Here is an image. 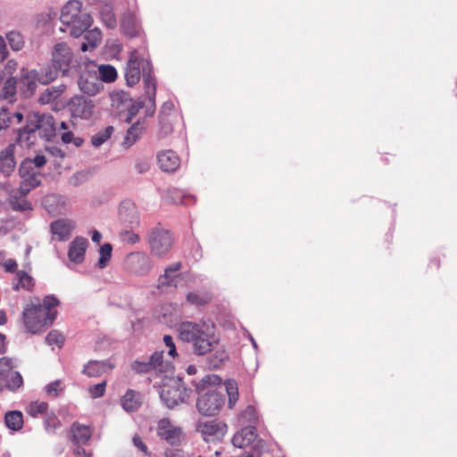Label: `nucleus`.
Listing matches in <instances>:
<instances>
[{
    "label": "nucleus",
    "instance_id": "7c9ffc66",
    "mask_svg": "<svg viewBox=\"0 0 457 457\" xmlns=\"http://www.w3.org/2000/svg\"><path fill=\"white\" fill-rule=\"evenodd\" d=\"M60 72H62L61 69L54 65L53 62L50 65L42 67L39 70H35V74L38 82L43 85H47L54 81Z\"/></svg>",
    "mask_w": 457,
    "mask_h": 457
},
{
    "label": "nucleus",
    "instance_id": "9b49d317",
    "mask_svg": "<svg viewBox=\"0 0 457 457\" xmlns=\"http://www.w3.org/2000/svg\"><path fill=\"white\" fill-rule=\"evenodd\" d=\"M226 425L216 421H198L195 429L206 442H214L223 437L226 433Z\"/></svg>",
    "mask_w": 457,
    "mask_h": 457
},
{
    "label": "nucleus",
    "instance_id": "c03bdc74",
    "mask_svg": "<svg viewBox=\"0 0 457 457\" xmlns=\"http://www.w3.org/2000/svg\"><path fill=\"white\" fill-rule=\"evenodd\" d=\"M11 208L16 212H25L31 210V204L25 199V196H21V194L11 195L9 199Z\"/></svg>",
    "mask_w": 457,
    "mask_h": 457
},
{
    "label": "nucleus",
    "instance_id": "20e7f679",
    "mask_svg": "<svg viewBox=\"0 0 457 457\" xmlns=\"http://www.w3.org/2000/svg\"><path fill=\"white\" fill-rule=\"evenodd\" d=\"M60 21L62 24L60 30L69 31L73 37L82 36L93 22L90 14L82 10V3L78 0H71L62 8Z\"/></svg>",
    "mask_w": 457,
    "mask_h": 457
},
{
    "label": "nucleus",
    "instance_id": "9d476101",
    "mask_svg": "<svg viewBox=\"0 0 457 457\" xmlns=\"http://www.w3.org/2000/svg\"><path fill=\"white\" fill-rule=\"evenodd\" d=\"M73 54L71 47L64 42L57 43L52 50L51 62L65 75L71 67Z\"/></svg>",
    "mask_w": 457,
    "mask_h": 457
},
{
    "label": "nucleus",
    "instance_id": "412c9836",
    "mask_svg": "<svg viewBox=\"0 0 457 457\" xmlns=\"http://www.w3.org/2000/svg\"><path fill=\"white\" fill-rule=\"evenodd\" d=\"M87 245L88 241L87 238L77 237L70 244L68 252L69 259L75 263H81L84 261Z\"/></svg>",
    "mask_w": 457,
    "mask_h": 457
},
{
    "label": "nucleus",
    "instance_id": "4d7b16f0",
    "mask_svg": "<svg viewBox=\"0 0 457 457\" xmlns=\"http://www.w3.org/2000/svg\"><path fill=\"white\" fill-rule=\"evenodd\" d=\"M13 365L12 361L9 358L3 357L0 359V380L8 377L12 373Z\"/></svg>",
    "mask_w": 457,
    "mask_h": 457
},
{
    "label": "nucleus",
    "instance_id": "39448f33",
    "mask_svg": "<svg viewBox=\"0 0 457 457\" xmlns=\"http://www.w3.org/2000/svg\"><path fill=\"white\" fill-rule=\"evenodd\" d=\"M219 343L220 337L215 334L214 324L203 322L201 334L198 336L194 353L204 355L214 351V353L208 360V367L211 370L219 369L228 359L223 349H217Z\"/></svg>",
    "mask_w": 457,
    "mask_h": 457
},
{
    "label": "nucleus",
    "instance_id": "338daca9",
    "mask_svg": "<svg viewBox=\"0 0 457 457\" xmlns=\"http://www.w3.org/2000/svg\"><path fill=\"white\" fill-rule=\"evenodd\" d=\"M60 385H61L60 380H55L54 382H51L46 386V392L49 395L57 396L58 393L62 390Z\"/></svg>",
    "mask_w": 457,
    "mask_h": 457
},
{
    "label": "nucleus",
    "instance_id": "5701e85b",
    "mask_svg": "<svg viewBox=\"0 0 457 457\" xmlns=\"http://www.w3.org/2000/svg\"><path fill=\"white\" fill-rule=\"evenodd\" d=\"M24 119L22 112L3 106L0 109V130L20 124Z\"/></svg>",
    "mask_w": 457,
    "mask_h": 457
},
{
    "label": "nucleus",
    "instance_id": "c85d7f7f",
    "mask_svg": "<svg viewBox=\"0 0 457 457\" xmlns=\"http://www.w3.org/2000/svg\"><path fill=\"white\" fill-rule=\"evenodd\" d=\"M71 434L73 445H86L91 437L90 428L77 422L72 424Z\"/></svg>",
    "mask_w": 457,
    "mask_h": 457
},
{
    "label": "nucleus",
    "instance_id": "423d86ee",
    "mask_svg": "<svg viewBox=\"0 0 457 457\" xmlns=\"http://www.w3.org/2000/svg\"><path fill=\"white\" fill-rule=\"evenodd\" d=\"M146 239L151 254L157 258H162L168 254L174 242L171 232L160 222L147 229Z\"/></svg>",
    "mask_w": 457,
    "mask_h": 457
},
{
    "label": "nucleus",
    "instance_id": "a18cd8bd",
    "mask_svg": "<svg viewBox=\"0 0 457 457\" xmlns=\"http://www.w3.org/2000/svg\"><path fill=\"white\" fill-rule=\"evenodd\" d=\"M178 277V274H171L164 270V273L158 278V289H162L168 287H177Z\"/></svg>",
    "mask_w": 457,
    "mask_h": 457
},
{
    "label": "nucleus",
    "instance_id": "052dcab7",
    "mask_svg": "<svg viewBox=\"0 0 457 457\" xmlns=\"http://www.w3.org/2000/svg\"><path fill=\"white\" fill-rule=\"evenodd\" d=\"M47 403H33L28 408V412L32 417H37L38 414H42L46 412L47 411Z\"/></svg>",
    "mask_w": 457,
    "mask_h": 457
},
{
    "label": "nucleus",
    "instance_id": "f257e3e1",
    "mask_svg": "<svg viewBox=\"0 0 457 457\" xmlns=\"http://www.w3.org/2000/svg\"><path fill=\"white\" fill-rule=\"evenodd\" d=\"M143 78L145 96L148 97L150 105H146V114L154 115L155 112L156 79L153 75V64L145 58H141L137 49L130 54L125 69V79L129 87L137 84Z\"/></svg>",
    "mask_w": 457,
    "mask_h": 457
},
{
    "label": "nucleus",
    "instance_id": "f3484780",
    "mask_svg": "<svg viewBox=\"0 0 457 457\" xmlns=\"http://www.w3.org/2000/svg\"><path fill=\"white\" fill-rule=\"evenodd\" d=\"M120 27L123 33L129 37H139L142 32L141 21L133 11H126L120 19Z\"/></svg>",
    "mask_w": 457,
    "mask_h": 457
},
{
    "label": "nucleus",
    "instance_id": "58836bf2",
    "mask_svg": "<svg viewBox=\"0 0 457 457\" xmlns=\"http://www.w3.org/2000/svg\"><path fill=\"white\" fill-rule=\"evenodd\" d=\"M4 422L8 428L18 431L22 428L23 416L20 411H10L5 413Z\"/></svg>",
    "mask_w": 457,
    "mask_h": 457
},
{
    "label": "nucleus",
    "instance_id": "aec40b11",
    "mask_svg": "<svg viewBox=\"0 0 457 457\" xmlns=\"http://www.w3.org/2000/svg\"><path fill=\"white\" fill-rule=\"evenodd\" d=\"M257 439L256 428L253 425L243 428L232 438V444L237 448H244L254 443Z\"/></svg>",
    "mask_w": 457,
    "mask_h": 457
},
{
    "label": "nucleus",
    "instance_id": "0e129e2a",
    "mask_svg": "<svg viewBox=\"0 0 457 457\" xmlns=\"http://www.w3.org/2000/svg\"><path fill=\"white\" fill-rule=\"evenodd\" d=\"M187 300L196 305H204L209 302V298L207 296H201L195 293H188L187 295Z\"/></svg>",
    "mask_w": 457,
    "mask_h": 457
},
{
    "label": "nucleus",
    "instance_id": "6ab92c4d",
    "mask_svg": "<svg viewBox=\"0 0 457 457\" xmlns=\"http://www.w3.org/2000/svg\"><path fill=\"white\" fill-rule=\"evenodd\" d=\"M43 204L49 213L61 215L66 211L67 198L61 195L50 194L44 198Z\"/></svg>",
    "mask_w": 457,
    "mask_h": 457
},
{
    "label": "nucleus",
    "instance_id": "6e6552de",
    "mask_svg": "<svg viewBox=\"0 0 457 457\" xmlns=\"http://www.w3.org/2000/svg\"><path fill=\"white\" fill-rule=\"evenodd\" d=\"M125 269L137 276H146L153 267L151 258L145 253L134 252L126 256Z\"/></svg>",
    "mask_w": 457,
    "mask_h": 457
},
{
    "label": "nucleus",
    "instance_id": "4c0bfd02",
    "mask_svg": "<svg viewBox=\"0 0 457 457\" xmlns=\"http://www.w3.org/2000/svg\"><path fill=\"white\" fill-rule=\"evenodd\" d=\"M143 129L144 127L140 121H137L132 124V126L127 130L122 145L125 148H129L133 145L138 140Z\"/></svg>",
    "mask_w": 457,
    "mask_h": 457
},
{
    "label": "nucleus",
    "instance_id": "f03ea898",
    "mask_svg": "<svg viewBox=\"0 0 457 457\" xmlns=\"http://www.w3.org/2000/svg\"><path fill=\"white\" fill-rule=\"evenodd\" d=\"M60 301L54 295H46L43 303L37 299L36 303L28 305L22 312V317L25 327L32 333H39L46 328L53 324L56 319L57 311L54 310L58 306Z\"/></svg>",
    "mask_w": 457,
    "mask_h": 457
},
{
    "label": "nucleus",
    "instance_id": "72a5a7b5",
    "mask_svg": "<svg viewBox=\"0 0 457 457\" xmlns=\"http://www.w3.org/2000/svg\"><path fill=\"white\" fill-rule=\"evenodd\" d=\"M152 370L156 373H166L172 369L170 361L163 360V352H154L149 358Z\"/></svg>",
    "mask_w": 457,
    "mask_h": 457
},
{
    "label": "nucleus",
    "instance_id": "2eb2a0df",
    "mask_svg": "<svg viewBox=\"0 0 457 457\" xmlns=\"http://www.w3.org/2000/svg\"><path fill=\"white\" fill-rule=\"evenodd\" d=\"M146 97V102L144 101H137L135 103H131V100L129 98V95L124 92L117 93L116 95L112 96V105L115 104L116 102H120L125 108L128 109V117L126 118V122H131L134 116L137 114L140 109L145 108L146 110V105H150L148 97ZM146 116H148L145 113Z\"/></svg>",
    "mask_w": 457,
    "mask_h": 457
},
{
    "label": "nucleus",
    "instance_id": "680f3d73",
    "mask_svg": "<svg viewBox=\"0 0 457 457\" xmlns=\"http://www.w3.org/2000/svg\"><path fill=\"white\" fill-rule=\"evenodd\" d=\"M63 341H64L63 336L56 330L50 331L46 337V342L49 345H56L58 346H61L62 345Z\"/></svg>",
    "mask_w": 457,
    "mask_h": 457
},
{
    "label": "nucleus",
    "instance_id": "5fc2aeb1",
    "mask_svg": "<svg viewBox=\"0 0 457 457\" xmlns=\"http://www.w3.org/2000/svg\"><path fill=\"white\" fill-rule=\"evenodd\" d=\"M105 4V7L101 12L103 21L108 28L113 29L117 23L115 15L112 12V9L108 6V4Z\"/></svg>",
    "mask_w": 457,
    "mask_h": 457
},
{
    "label": "nucleus",
    "instance_id": "f704fd0d",
    "mask_svg": "<svg viewBox=\"0 0 457 457\" xmlns=\"http://www.w3.org/2000/svg\"><path fill=\"white\" fill-rule=\"evenodd\" d=\"M72 229V225L65 220H57L51 224L52 233L58 237L59 240H66Z\"/></svg>",
    "mask_w": 457,
    "mask_h": 457
},
{
    "label": "nucleus",
    "instance_id": "4468645a",
    "mask_svg": "<svg viewBox=\"0 0 457 457\" xmlns=\"http://www.w3.org/2000/svg\"><path fill=\"white\" fill-rule=\"evenodd\" d=\"M72 117L89 119L93 113L94 104L92 100L83 96H75L68 104Z\"/></svg>",
    "mask_w": 457,
    "mask_h": 457
},
{
    "label": "nucleus",
    "instance_id": "603ef678",
    "mask_svg": "<svg viewBox=\"0 0 457 457\" xmlns=\"http://www.w3.org/2000/svg\"><path fill=\"white\" fill-rule=\"evenodd\" d=\"M131 370L135 371L136 373L143 374V373H148L152 370L149 359L146 358L145 360H136L131 363Z\"/></svg>",
    "mask_w": 457,
    "mask_h": 457
},
{
    "label": "nucleus",
    "instance_id": "473e14b6",
    "mask_svg": "<svg viewBox=\"0 0 457 457\" xmlns=\"http://www.w3.org/2000/svg\"><path fill=\"white\" fill-rule=\"evenodd\" d=\"M37 132L40 137L46 140H49L52 137L54 136V120L51 115L40 114V122Z\"/></svg>",
    "mask_w": 457,
    "mask_h": 457
},
{
    "label": "nucleus",
    "instance_id": "f8f14e48",
    "mask_svg": "<svg viewBox=\"0 0 457 457\" xmlns=\"http://www.w3.org/2000/svg\"><path fill=\"white\" fill-rule=\"evenodd\" d=\"M119 220L124 228L134 229L139 227V212L134 203L123 201L119 208Z\"/></svg>",
    "mask_w": 457,
    "mask_h": 457
},
{
    "label": "nucleus",
    "instance_id": "4be33fe9",
    "mask_svg": "<svg viewBox=\"0 0 457 457\" xmlns=\"http://www.w3.org/2000/svg\"><path fill=\"white\" fill-rule=\"evenodd\" d=\"M15 166L14 149L13 145H10L0 152V172L4 177H9L13 172Z\"/></svg>",
    "mask_w": 457,
    "mask_h": 457
},
{
    "label": "nucleus",
    "instance_id": "a878e982",
    "mask_svg": "<svg viewBox=\"0 0 457 457\" xmlns=\"http://www.w3.org/2000/svg\"><path fill=\"white\" fill-rule=\"evenodd\" d=\"M157 160L161 170L166 172L175 171L179 166V159L171 150L159 154Z\"/></svg>",
    "mask_w": 457,
    "mask_h": 457
},
{
    "label": "nucleus",
    "instance_id": "c756f323",
    "mask_svg": "<svg viewBox=\"0 0 457 457\" xmlns=\"http://www.w3.org/2000/svg\"><path fill=\"white\" fill-rule=\"evenodd\" d=\"M120 403L126 411H136L142 404L141 395L138 392L129 389L122 396Z\"/></svg>",
    "mask_w": 457,
    "mask_h": 457
},
{
    "label": "nucleus",
    "instance_id": "de8ad7c7",
    "mask_svg": "<svg viewBox=\"0 0 457 457\" xmlns=\"http://www.w3.org/2000/svg\"><path fill=\"white\" fill-rule=\"evenodd\" d=\"M112 246L109 243L104 244L99 250L100 257L97 262V266L100 269H104L112 257Z\"/></svg>",
    "mask_w": 457,
    "mask_h": 457
},
{
    "label": "nucleus",
    "instance_id": "b1692460",
    "mask_svg": "<svg viewBox=\"0 0 457 457\" xmlns=\"http://www.w3.org/2000/svg\"><path fill=\"white\" fill-rule=\"evenodd\" d=\"M38 82L35 70L24 73L20 79V91L24 98L31 97L37 90Z\"/></svg>",
    "mask_w": 457,
    "mask_h": 457
},
{
    "label": "nucleus",
    "instance_id": "49530a36",
    "mask_svg": "<svg viewBox=\"0 0 457 457\" xmlns=\"http://www.w3.org/2000/svg\"><path fill=\"white\" fill-rule=\"evenodd\" d=\"M112 126H107L104 130L97 132L91 138V143L95 147H99L102 145L108 138H110L111 135L113 132Z\"/></svg>",
    "mask_w": 457,
    "mask_h": 457
},
{
    "label": "nucleus",
    "instance_id": "1a4fd4ad",
    "mask_svg": "<svg viewBox=\"0 0 457 457\" xmlns=\"http://www.w3.org/2000/svg\"><path fill=\"white\" fill-rule=\"evenodd\" d=\"M40 113L30 112L26 117V125L18 130L17 141L26 147L34 144L35 133L38 131Z\"/></svg>",
    "mask_w": 457,
    "mask_h": 457
},
{
    "label": "nucleus",
    "instance_id": "0eeeda50",
    "mask_svg": "<svg viewBox=\"0 0 457 457\" xmlns=\"http://www.w3.org/2000/svg\"><path fill=\"white\" fill-rule=\"evenodd\" d=\"M159 395L162 401L170 409L184 403L189 397L184 382L179 378H170L163 383L160 387Z\"/></svg>",
    "mask_w": 457,
    "mask_h": 457
},
{
    "label": "nucleus",
    "instance_id": "37998d69",
    "mask_svg": "<svg viewBox=\"0 0 457 457\" xmlns=\"http://www.w3.org/2000/svg\"><path fill=\"white\" fill-rule=\"evenodd\" d=\"M97 76L101 82L111 83L117 79V71L110 64H102L98 67Z\"/></svg>",
    "mask_w": 457,
    "mask_h": 457
},
{
    "label": "nucleus",
    "instance_id": "e433bc0d",
    "mask_svg": "<svg viewBox=\"0 0 457 457\" xmlns=\"http://www.w3.org/2000/svg\"><path fill=\"white\" fill-rule=\"evenodd\" d=\"M16 87L17 79L14 77L8 78L0 90V99L12 103L15 100Z\"/></svg>",
    "mask_w": 457,
    "mask_h": 457
},
{
    "label": "nucleus",
    "instance_id": "3c124183",
    "mask_svg": "<svg viewBox=\"0 0 457 457\" xmlns=\"http://www.w3.org/2000/svg\"><path fill=\"white\" fill-rule=\"evenodd\" d=\"M37 173H39V171L34 167L32 162H30V158L23 160L20 164L19 175L21 178Z\"/></svg>",
    "mask_w": 457,
    "mask_h": 457
},
{
    "label": "nucleus",
    "instance_id": "a19ab883",
    "mask_svg": "<svg viewBox=\"0 0 457 457\" xmlns=\"http://www.w3.org/2000/svg\"><path fill=\"white\" fill-rule=\"evenodd\" d=\"M5 37L12 50L15 52L21 51L25 46L24 37L18 30L8 31Z\"/></svg>",
    "mask_w": 457,
    "mask_h": 457
},
{
    "label": "nucleus",
    "instance_id": "cd10ccee",
    "mask_svg": "<svg viewBox=\"0 0 457 457\" xmlns=\"http://www.w3.org/2000/svg\"><path fill=\"white\" fill-rule=\"evenodd\" d=\"M113 368L107 361H89L84 365L82 373L87 377L94 378L101 376L103 373Z\"/></svg>",
    "mask_w": 457,
    "mask_h": 457
},
{
    "label": "nucleus",
    "instance_id": "2f4dec72",
    "mask_svg": "<svg viewBox=\"0 0 457 457\" xmlns=\"http://www.w3.org/2000/svg\"><path fill=\"white\" fill-rule=\"evenodd\" d=\"M102 33L100 29L95 28L91 30H87L84 36V41L80 45L82 52L92 51L101 42Z\"/></svg>",
    "mask_w": 457,
    "mask_h": 457
},
{
    "label": "nucleus",
    "instance_id": "dca6fc26",
    "mask_svg": "<svg viewBox=\"0 0 457 457\" xmlns=\"http://www.w3.org/2000/svg\"><path fill=\"white\" fill-rule=\"evenodd\" d=\"M203 322L195 323L191 321H184L179 325L178 333L179 339L190 343L192 351L195 352V345L198 341V336L201 334Z\"/></svg>",
    "mask_w": 457,
    "mask_h": 457
},
{
    "label": "nucleus",
    "instance_id": "ea45409f",
    "mask_svg": "<svg viewBox=\"0 0 457 457\" xmlns=\"http://www.w3.org/2000/svg\"><path fill=\"white\" fill-rule=\"evenodd\" d=\"M16 278L18 282L14 284L13 289L18 291L20 288H23L27 291H31L35 281L34 278L28 274L25 270H18L16 272Z\"/></svg>",
    "mask_w": 457,
    "mask_h": 457
},
{
    "label": "nucleus",
    "instance_id": "8fccbe9b",
    "mask_svg": "<svg viewBox=\"0 0 457 457\" xmlns=\"http://www.w3.org/2000/svg\"><path fill=\"white\" fill-rule=\"evenodd\" d=\"M173 131V125L170 118L159 117L158 137L162 138Z\"/></svg>",
    "mask_w": 457,
    "mask_h": 457
},
{
    "label": "nucleus",
    "instance_id": "e2e57ef3",
    "mask_svg": "<svg viewBox=\"0 0 457 457\" xmlns=\"http://www.w3.org/2000/svg\"><path fill=\"white\" fill-rule=\"evenodd\" d=\"M106 382L103 381L99 384L94 385L89 387V393L93 398H98L104 395Z\"/></svg>",
    "mask_w": 457,
    "mask_h": 457
},
{
    "label": "nucleus",
    "instance_id": "c9c22d12",
    "mask_svg": "<svg viewBox=\"0 0 457 457\" xmlns=\"http://www.w3.org/2000/svg\"><path fill=\"white\" fill-rule=\"evenodd\" d=\"M21 179L20 187L18 188V193L21 194V196H26L30 190L41 184L40 172L29 175L28 177H22Z\"/></svg>",
    "mask_w": 457,
    "mask_h": 457
},
{
    "label": "nucleus",
    "instance_id": "6e6d98bb",
    "mask_svg": "<svg viewBox=\"0 0 457 457\" xmlns=\"http://www.w3.org/2000/svg\"><path fill=\"white\" fill-rule=\"evenodd\" d=\"M89 175V171L87 170L78 171L70 178L69 183L73 187H79L88 180Z\"/></svg>",
    "mask_w": 457,
    "mask_h": 457
},
{
    "label": "nucleus",
    "instance_id": "bf43d9fd",
    "mask_svg": "<svg viewBox=\"0 0 457 457\" xmlns=\"http://www.w3.org/2000/svg\"><path fill=\"white\" fill-rule=\"evenodd\" d=\"M133 229H129L125 228L120 233V237L123 242L129 243V244H136L139 241V236L134 232H132Z\"/></svg>",
    "mask_w": 457,
    "mask_h": 457
},
{
    "label": "nucleus",
    "instance_id": "774afa93",
    "mask_svg": "<svg viewBox=\"0 0 457 457\" xmlns=\"http://www.w3.org/2000/svg\"><path fill=\"white\" fill-rule=\"evenodd\" d=\"M135 169L139 174L145 173L150 169V163L147 160H137L135 163Z\"/></svg>",
    "mask_w": 457,
    "mask_h": 457
},
{
    "label": "nucleus",
    "instance_id": "13d9d810",
    "mask_svg": "<svg viewBox=\"0 0 457 457\" xmlns=\"http://www.w3.org/2000/svg\"><path fill=\"white\" fill-rule=\"evenodd\" d=\"M45 428L47 432H54L56 428L61 427V421L56 418V416L52 414H47L45 419Z\"/></svg>",
    "mask_w": 457,
    "mask_h": 457
},
{
    "label": "nucleus",
    "instance_id": "bb28decb",
    "mask_svg": "<svg viewBox=\"0 0 457 457\" xmlns=\"http://www.w3.org/2000/svg\"><path fill=\"white\" fill-rule=\"evenodd\" d=\"M65 90L66 86L64 84L49 87L41 93L38 98V102L41 104H57L59 97L64 93Z\"/></svg>",
    "mask_w": 457,
    "mask_h": 457
},
{
    "label": "nucleus",
    "instance_id": "69168bd1",
    "mask_svg": "<svg viewBox=\"0 0 457 457\" xmlns=\"http://www.w3.org/2000/svg\"><path fill=\"white\" fill-rule=\"evenodd\" d=\"M163 342L167 347H169L168 354L171 357H175L178 355L175 344L173 342V338L170 335H165L163 337Z\"/></svg>",
    "mask_w": 457,
    "mask_h": 457
},
{
    "label": "nucleus",
    "instance_id": "7ed1b4c3",
    "mask_svg": "<svg viewBox=\"0 0 457 457\" xmlns=\"http://www.w3.org/2000/svg\"><path fill=\"white\" fill-rule=\"evenodd\" d=\"M220 384L221 378L214 374L204 376L195 384V389L198 392L206 390L199 395L196 402V409L201 415L215 416L225 404V395L222 392L212 387L207 388V386H212Z\"/></svg>",
    "mask_w": 457,
    "mask_h": 457
},
{
    "label": "nucleus",
    "instance_id": "ddd939ff",
    "mask_svg": "<svg viewBox=\"0 0 457 457\" xmlns=\"http://www.w3.org/2000/svg\"><path fill=\"white\" fill-rule=\"evenodd\" d=\"M158 436L170 445H179L181 442L182 430L171 424L169 419H162L157 425Z\"/></svg>",
    "mask_w": 457,
    "mask_h": 457
},
{
    "label": "nucleus",
    "instance_id": "a211bd4d",
    "mask_svg": "<svg viewBox=\"0 0 457 457\" xmlns=\"http://www.w3.org/2000/svg\"><path fill=\"white\" fill-rule=\"evenodd\" d=\"M78 85L79 89L88 96H96L103 88V83L99 80L97 74L90 71L80 74Z\"/></svg>",
    "mask_w": 457,
    "mask_h": 457
},
{
    "label": "nucleus",
    "instance_id": "09e8293b",
    "mask_svg": "<svg viewBox=\"0 0 457 457\" xmlns=\"http://www.w3.org/2000/svg\"><path fill=\"white\" fill-rule=\"evenodd\" d=\"M1 380L6 381V386L10 390H16L23 384V378L20 372L12 371L8 375V377L2 378Z\"/></svg>",
    "mask_w": 457,
    "mask_h": 457
},
{
    "label": "nucleus",
    "instance_id": "864d4df0",
    "mask_svg": "<svg viewBox=\"0 0 457 457\" xmlns=\"http://www.w3.org/2000/svg\"><path fill=\"white\" fill-rule=\"evenodd\" d=\"M239 419L242 423H255L257 420L255 408L253 405H248L244 411H242Z\"/></svg>",
    "mask_w": 457,
    "mask_h": 457
},
{
    "label": "nucleus",
    "instance_id": "79ce46f5",
    "mask_svg": "<svg viewBox=\"0 0 457 457\" xmlns=\"http://www.w3.org/2000/svg\"><path fill=\"white\" fill-rule=\"evenodd\" d=\"M223 386L228 397V405L230 409H232L236 405V403L238 399L237 383L234 379H228L225 381Z\"/></svg>",
    "mask_w": 457,
    "mask_h": 457
},
{
    "label": "nucleus",
    "instance_id": "393cba45",
    "mask_svg": "<svg viewBox=\"0 0 457 457\" xmlns=\"http://www.w3.org/2000/svg\"><path fill=\"white\" fill-rule=\"evenodd\" d=\"M162 197L167 203L174 204L189 205L195 203V197L193 195H186L178 188L167 189Z\"/></svg>",
    "mask_w": 457,
    "mask_h": 457
}]
</instances>
